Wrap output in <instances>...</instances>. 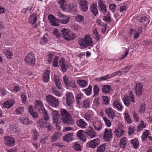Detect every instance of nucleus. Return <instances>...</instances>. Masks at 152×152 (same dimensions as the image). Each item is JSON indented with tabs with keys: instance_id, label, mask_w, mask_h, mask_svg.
<instances>
[{
	"instance_id": "338daca9",
	"label": "nucleus",
	"mask_w": 152,
	"mask_h": 152,
	"mask_svg": "<svg viewBox=\"0 0 152 152\" xmlns=\"http://www.w3.org/2000/svg\"><path fill=\"white\" fill-rule=\"evenodd\" d=\"M93 91L94 96H96L99 94V89L97 85H95L94 86Z\"/></svg>"
},
{
	"instance_id": "a878e982",
	"label": "nucleus",
	"mask_w": 152,
	"mask_h": 152,
	"mask_svg": "<svg viewBox=\"0 0 152 152\" xmlns=\"http://www.w3.org/2000/svg\"><path fill=\"white\" fill-rule=\"evenodd\" d=\"M50 71L46 70L42 76L43 80L44 82L46 83L48 82L49 79Z\"/></svg>"
},
{
	"instance_id": "a19ab883",
	"label": "nucleus",
	"mask_w": 152,
	"mask_h": 152,
	"mask_svg": "<svg viewBox=\"0 0 152 152\" xmlns=\"http://www.w3.org/2000/svg\"><path fill=\"white\" fill-rule=\"evenodd\" d=\"M72 136L73 135L72 134H68L64 137V140L67 142H68L69 141H71L73 140Z\"/></svg>"
},
{
	"instance_id": "6e6552de",
	"label": "nucleus",
	"mask_w": 152,
	"mask_h": 152,
	"mask_svg": "<svg viewBox=\"0 0 152 152\" xmlns=\"http://www.w3.org/2000/svg\"><path fill=\"white\" fill-rule=\"evenodd\" d=\"M103 138L106 141H110L112 138V133L111 130L105 129L103 135Z\"/></svg>"
},
{
	"instance_id": "20e7f679",
	"label": "nucleus",
	"mask_w": 152,
	"mask_h": 152,
	"mask_svg": "<svg viewBox=\"0 0 152 152\" xmlns=\"http://www.w3.org/2000/svg\"><path fill=\"white\" fill-rule=\"evenodd\" d=\"M61 31L63 37L66 40L69 41L74 39L76 37L75 34L68 29L64 28Z\"/></svg>"
},
{
	"instance_id": "8fccbe9b",
	"label": "nucleus",
	"mask_w": 152,
	"mask_h": 152,
	"mask_svg": "<svg viewBox=\"0 0 152 152\" xmlns=\"http://www.w3.org/2000/svg\"><path fill=\"white\" fill-rule=\"evenodd\" d=\"M136 129L132 125L129 126L128 128V133L129 135L132 134L135 131Z\"/></svg>"
},
{
	"instance_id": "c756f323",
	"label": "nucleus",
	"mask_w": 152,
	"mask_h": 152,
	"mask_svg": "<svg viewBox=\"0 0 152 152\" xmlns=\"http://www.w3.org/2000/svg\"><path fill=\"white\" fill-rule=\"evenodd\" d=\"M122 99L124 104L126 106H128L130 105V100L128 95L125 94L124 95Z\"/></svg>"
},
{
	"instance_id": "4468645a",
	"label": "nucleus",
	"mask_w": 152,
	"mask_h": 152,
	"mask_svg": "<svg viewBox=\"0 0 152 152\" xmlns=\"http://www.w3.org/2000/svg\"><path fill=\"white\" fill-rule=\"evenodd\" d=\"M93 126L96 131L100 130L102 127V124L99 121H94L93 122Z\"/></svg>"
},
{
	"instance_id": "9b49d317",
	"label": "nucleus",
	"mask_w": 152,
	"mask_h": 152,
	"mask_svg": "<svg viewBox=\"0 0 152 152\" xmlns=\"http://www.w3.org/2000/svg\"><path fill=\"white\" fill-rule=\"evenodd\" d=\"M66 101L67 105L71 106L74 102V98L72 93L70 92H67L66 94Z\"/></svg>"
},
{
	"instance_id": "e2e57ef3",
	"label": "nucleus",
	"mask_w": 152,
	"mask_h": 152,
	"mask_svg": "<svg viewBox=\"0 0 152 152\" xmlns=\"http://www.w3.org/2000/svg\"><path fill=\"white\" fill-rule=\"evenodd\" d=\"M48 140V136L47 134H44L42 136L40 142L41 143L44 144Z\"/></svg>"
},
{
	"instance_id": "6e6d98bb",
	"label": "nucleus",
	"mask_w": 152,
	"mask_h": 152,
	"mask_svg": "<svg viewBox=\"0 0 152 152\" xmlns=\"http://www.w3.org/2000/svg\"><path fill=\"white\" fill-rule=\"evenodd\" d=\"M82 147L80 144L77 142H75L73 146V148L77 151H80L81 150Z\"/></svg>"
},
{
	"instance_id": "e433bc0d",
	"label": "nucleus",
	"mask_w": 152,
	"mask_h": 152,
	"mask_svg": "<svg viewBox=\"0 0 152 152\" xmlns=\"http://www.w3.org/2000/svg\"><path fill=\"white\" fill-rule=\"evenodd\" d=\"M126 140V138L125 137H123L121 139L119 142L121 148H125L127 143Z\"/></svg>"
},
{
	"instance_id": "bf43d9fd",
	"label": "nucleus",
	"mask_w": 152,
	"mask_h": 152,
	"mask_svg": "<svg viewBox=\"0 0 152 152\" xmlns=\"http://www.w3.org/2000/svg\"><path fill=\"white\" fill-rule=\"evenodd\" d=\"M58 57L55 56L53 58V65L54 67H56L58 66Z\"/></svg>"
},
{
	"instance_id": "f8f14e48",
	"label": "nucleus",
	"mask_w": 152,
	"mask_h": 152,
	"mask_svg": "<svg viewBox=\"0 0 152 152\" xmlns=\"http://www.w3.org/2000/svg\"><path fill=\"white\" fill-rule=\"evenodd\" d=\"M48 18L49 20L50 24L53 26H57L58 25L57 20L54 16L51 15H49L48 17Z\"/></svg>"
},
{
	"instance_id": "412c9836",
	"label": "nucleus",
	"mask_w": 152,
	"mask_h": 152,
	"mask_svg": "<svg viewBox=\"0 0 152 152\" xmlns=\"http://www.w3.org/2000/svg\"><path fill=\"white\" fill-rule=\"evenodd\" d=\"M130 69V67L128 66L122 69L121 71H119L115 73V76L117 75H121L122 74H124L128 72Z\"/></svg>"
},
{
	"instance_id": "39448f33",
	"label": "nucleus",
	"mask_w": 152,
	"mask_h": 152,
	"mask_svg": "<svg viewBox=\"0 0 152 152\" xmlns=\"http://www.w3.org/2000/svg\"><path fill=\"white\" fill-rule=\"evenodd\" d=\"M43 118L45 119L42 118L39 120L37 123L38 126L41 127H46L47 128L48 130H50L51 128V126L48 122L46 121L48 120L49 118L46 120V118L44 116Z\"/></svg>"
},
{
	"instance_id": "7c9ffc66",
	"label": "nucleus",
	"mask_w": 152,
	"mask_h": 152,
	"mask_svg": "<svg viewBox=\"0 0 152 152\" xmlns=\"http://www.w3.org/2000/svg\"><path fill=\"white\" fill-rule=\"evenodd\" d=\"M124 132V131L121 129H117L115 130V135L116 137H120L123 135Z\"/></svg>"
},
{
	"instance_id": "423d86ee",
	"label": "nucleus",
	"mask_w": 152,
	"mask_h": 152,
	"mask_svg": "<svg viewBox=\"0 0 152 152\" xmlns=\"http://www.w3.org/2000/svg\"><path fill=\"white\" fill-rule=\"evenodd\" d=\"M35 60L34 55L31 53H28L24 59L26 63L32 65L35 64Z\"/></svg>"
},
{
	"instance_id": "864d4df0",
	"label": "nucleus",
	"mask_w": 152,
	"mask_h": 152,
	"mask_svg": "<svg viewBox=\"0 0 152 152\" xmlns=\"http://www.w3.org/2000/svg\"><path fill=\"white\" fill-rule=\"evenodd\" d=\"M55 97L50 95H49L46 97V100L47 102L50 105L52 104V101Z\"/></svg>"
},
{
	"instance_id": "1a4fd4ad",
	"label": "nucleus",
	"mask_w": 152,
	"mask_h": 152,
	"mask_svg": "<svg viewBox=\"0 0 152 152\" xmlns=\"http://www.w3.org/2000/svg\"><path fill=\"white\" fill-rule=\"evenodd\" d=\"M15 139L11 137L6 136L4 138V143L5 144L10 146H13L15 145Z\"/></svg>"
},
{
	"instance_id": "4c0bfd02",
	"label": "nucleus",
	"mask_w": 152,
	"mask_h": 152,
	"mask_svg": "<svg viewBox=\"0 0 152 152\" xmlns=\"http://www.w3.org/2000/svg\"><path fill=\"white\" fill-rule=\"evenodd\" d=\"M124 119L128 123L130 124L132 122V120L128 112L126 111H125L124 113Z\"/></svg>"
},
{
	"instance_id": "a18cd8bd",
	"label": "nucleus",
	"mask_w": 152,
	"mask_h": 152,
	"mask_svg": "<svg viewBox=\"0 0 152 152\" xmlns=\"http://www.w3.org/2000/svg\"><path fill=\"white\" fill-rule=\"evenodd\" d=\"M115 108H116L119 111H121L122 109V107L121 103L118 100L115 101Z\"/></svg>"
},
{
	"instance_id": "774afa93",
	"label": "nucleus",
	"mask_w": 152,
	"mask_h": 152,
	"mask_svg": "<svg viewBox=\"0 0 152 152\" xmlns=\"http://www.w3.org/2000/svg\"><path fill=\"white\" fill-rule=\"evenodd\" d=\"M90 102L89 100L87 99L83 102V107L85 108L89 107Z\"/></svg>"
},
{
	"instance_id": "ea45409f",
	"label": "nucleus",
	"mask_w": 152,
	"mask_h": 152,
	"mask_svg": "<svg viewBox=\"0 0 152 152\" xmlns=\"http://www.w3.org/2000/svg\"><path fill=\"white\" fill-rule=\"evenodd\" d=\"M111 87L109 85H104L102 87V90L103 93L106 94L109 92Z\"/></svg>"
},
{
	"instance_id": "9d476101",
	"label": "nucleus",
	"mask_w": 152,
	"mask_h": 152,
	"mask_svg": "<svg viewBox=\"0 0 152 152\" xmlns=\"http://www.w3.org/2000/svg\"><path fill=\"white\" fill-rule=\"evenodd\" d=\"M85 133L91 138H94L96 136V133L94 131L93 128L90 126L85 132Z\"/></svg>"
},
{
	"instance_id": "f704fd0d",
	"label": "nucleus",
	"mask_w": 152,
	"mask_h": 152,
	"mask_svg": "<svg viewBox=\"0 0 152 152\" xmlns=\"http://www.w3.org/2000/svg\"><path fill=\"white\" fill-rule=\"evenodd\" d=\"M92 87L89 86L86 89H82V91L88 96H89L91 94Z\"/></svg>"
},
{
	"instance_id": "ddd939ff",
	"label": "nucleus",
	"mask_w": 152,
	"mask_h": 152,
	"mask_svg": "<svg viewBox=\"0 0 152 152\" xmlns=\"http://www.w3.org/2000/svg\"><path fill=\"white\" fill-rule=\"evenodd\" d=\"M99 141L98 138H96L89 142L87 144L89 147L91 148H94L98 145Z\"/></svg>"
},
{
	"instance_id": "2f4dec72",
	"label": "nucleus",
	"mask_w": 152,
	"mask_h": 152,
	"mask_svg": "<svg viewBox=\"0 0 152 152\" xmlns=\"http://www.w3.org/2000/svg\"><path fill=\"white\" fill-rule=\"evenodd\" d=\"M19 120L22 124L25 125L29 124L30 122L28 118L24 117L19 118Z\"/></svg>"
},
{
	"instance_id": "69168bd1",
	"label": "nucleus",
	"mask_w": 152,
	"mask_h": 152,
	"mask_svg": "<svg viewBox=\"0 0 152 152\" xmlns=\"http://www.w3.org/2000/svg\"><path fill=\"white\" fill-rule=\"evenodd\" d=\"M128 97L130 102H132L133 103H135V102L136 100L134 97V95L131 92L130 93L129 96H128Z\"/></svg>"
},
{
	"instance_id": "c9c22d12",
	"label": "nucleus",
	"mask_w": 152,
	"mask_h": 152,
	"mask_svg": "<svg viewBox=\"0 0 152 152\" xmlns=\"http://www.w3.org/2000/svg\"><path fill=\"white\" fill-rule=\"evenodd\" d=\"M130 34L134 39H136L137 38L139 37V33L137 31L133 29L130 30Z\"/></svg>"
},
{
	"instance_id": "f03ea898",
	"label": "nucleus",
	"mask_w": 152,
	"mask_h": 152,
	"mask_svg": "<svg viewBox=\"0 0 152 152\" xmlns=\"http://www.w3.org/2000/svg\"><path fill=\"white\" fill-rule=\"evenodd\" d=\"M78 42L81 46L85 48L93 46L92 39L89 35H86L83 38H80Z\"/></svg>"
},
{
	"instance_id": "3c124183",
	"label": "nucleus",
	"mask_w": 152,
	"mask_h": 152,
	"mask_svg": "<svg viewBox=\"0 0 152 152\" xmlns=\"http://www.w3.org/2000/svg\"><path fill=\"white\" fill-rule=\"evenodd\" d=\"M3 52L8 58L10 57L13 55L12 53L9 50L4 49L3 50Z\"/></svg>"
},
{
	"instance_id": "5701e85b",
	"label": "nucleus",
	"mask_w": 152,
	"mask_h": 152,
	"mask_svg": "<svg viewBox=\"0 0 152 152\" xmlns=\"http://www.w3.org/2000/svg\"><path fill=\"white\" fill-rule=\"evenodd\" d=\"M98 4L100 8V11L104 14H105L107 12V10L104 3L102 1L99 0Z\"/></svg>"
},
{
	"instance_id": "79ce46f5",
	"label": "nucleus",
	"mask_w": 152,
	"mask_h": 152,
	"mask_svg": "<svg viewBox=\"0 0 152 152\" xmlns=\"http://www.w3.org/2000/svg\"><path fill=\"white\" fill-rule=\"evenodd\" d=\"M150 17L149 16L147 15L145 17H142L140 20V22H145L146 23H148L150 22Z\"/></svg>"
},
{
	"instance_id": "13d9d810",
	"label": "nucleus",
	"mask_w": 152,
	"mask_h": 152,
	"mask_svg": "<svg viewBox=\"0 0 152 152\" xmlns=\"http://www.w3.org/2000/svg\"><path fill=\"white\" fill-rule=\"evenodd\" d=\"M145 104L144 103H142L140 107L139 112L141 113H144L145 110Z\"/></svg>"
},
{
	"instance_id": "49530a36",
	"label": "nucleus",
	"mask_w": 152,
	"mask_h": 152,
	"mask_svg": "<svg viewBox=\"0 0 152 152\" xmlns=\"http://www.w3.org/2000/svg\"><path fill=\"white\" fill-rule=\"evenodd\" d=\"M58 3L60 4V7L63 10L67 4L66 1L65 0H61L58 1Z\"/></svg>"
},
{
	"instance_id": "7ed1b4c3",
	"label": "nucleus",
	"mask_w": 152,
	"mask_h": 152,
	"mask_svg": "<svg viewBox=\"0 0 152 152\" xmlns=\"http://www.w3.org/2000/svg\"><path fill=\"white\" fill-rule=\"evenodd\" d=\"M35 107L37 110L42 113V115L46 120L49 118V116L47 111L44 108L43 103L40 101L36 100L35 103Z\"/></svg>"
},
{
	"instance_id": "473e14b6",
	"label": "nucleus",
	"mask_w": 152,
	"mask_h": 152,
	"mask_svg": "<svg viewBox=\"0 0 152 152\" xmlns=\"http://www.w3.org/2000/svg\"><path fill=\"white\" fill-rule=\"evenodd\" d=\"M77 83L81 87H85L88 85L87 82L84 80H79L77 81Z\"/></svg>"
},
{
	"instance_id": "f257e3e1",
	"label": "nucleus",
	"mask_w": 152,
	"mask_h": 152,
	"mask_svg": "<svg viewBox=\"0 0 152 152\" xmlns=\"http://www.w3.org/2000/svg\"><path fill=\"white\" fill-rule=\"evenodd\" d=\"M60 112L63 123L69 125H72L74 123V120L72 119L71 115L66 110L61 109Z\"/></svg>"
},
{
	"instance_id": "58836bf2",
	"label": "nucleus",
	"mask_w": 152,
	"mask_h": 152,
	"mask_svg": "<svg viewBox=\"0 0 152 152\" xmlns=\"http://www.w3.org/2000/svg\"><path fill=\"white\" fill-rule=\"evenodd\" d=\"M146 127V124L143 121H141L139 124L137 125V127L138 132L140 131L143 128Z\"/></svg>"
},
{
	"instance_id": "680f3d73",
	"label": "nucleus",
	"mask_w": 152,
	"mask_h": 152,
	"mask_svg": "<svg viewBox=\"0 0 152 152\" xmlns=\"http://www.w3.org/2000/svg\"><path fill=\"white\" fill-rule=\"evenodd\" d=\"M52 104H51V106L54 107H57L58 104L59 102L58 100L56 98H55L52 101Z\"/></svg>"
},
{
	"instance_id": "09e8293b",
	"label": "nucleus",
	"mask_w": 152,
	"mask_h": 152,
	"mask_svg": "<svg viewBox=\"0 0 152 152\" xmlns=\"http://www.w3.org/2000/svg\"><path fill=\"white\" fill-rule=\"evenodd\" d=\"M106 146V144H104L97 148V152H103L104 151Z\"/></svg>"
},
{
	"instance_id": "de8ad7c7",
	"label": "nucleus",
	"mask_w": 152,
	"mask_h": 152,
	"mask_svg": "<svg viewBox=\"0 0 152 152\" xmlns=\"http://www.w3.org/2000/svg\"><path fill=\"white\" fill-rule=\"evenodd\" d=\"M24 111V107H20L16 108L15 110V113L16 115L22 114Z\"/></svg>"
},
{
	"instance_id": "a211bd4d",
	"label": "nucleus",
	"mask_w": 152,
	"mask_h": 152,
	"mask_svg": "<svg viewBox=\"0 0 152 152\" xmlns=\"http://www.w3.org/2000/svg\"><path fill=\"white\" fill-rule=\"evenodd\" d=\"M59 64L61 67L62 70L63 72H65L67 70L68 66L65 62L64 58H62L59 61Z\"/></svg>"
},
{
	"instance_id": "b1692460",
	"label": "nucleus",
	"mask_w": 152,
	"mask_h": 152,
	"mask_svg": "<svg viewBox=\"0 0 152 152\" xmlns=\"http://www.w3.org/2000/svg\"><path fill=\"white\" fill-rule=\"evenodd\" d=\"M105 112L109 118L113 119L114 116V111L113 110L110 108H106L105 110Z\"/></svg>"
},
{
	"instance_id": "052dcab7",
	"label": "nucleus",
	"mask_w": 152,
	"mask_h": 152,
	"mask_svg": "<svg viewBox=\"0 0 152 152\" xmlns=\"http://www.w3.org/2000/svg\"><path fill=\"white\" fill-rule=\"evenodd\" d=\"M103 20L106 22H109L111 21L110 17L109 16V14L108 13L107 14L103 16Z\"/></svg>"
},
{
	"instance_id": "c03bdc74",
	"label": "nucleus",
	"mask_w": 152,
	"mask_h": 152,
	"mask_svg": "<svg viewBox=\"0 0 152 152\" xmlns=\"http://www.w3.org/2000/svg\"><path fill=\"white\" fill-rule=\"evenodd\" d=\"M111 75H107L102 77H100L97 79V80L98 81H104L106 80L109 79L112 77Z\"/></svg>"
},
{
	"instance_id": "c85d7f7f",
	"label": "nucleus",
	"mask_w": 152,
	"mask_h": 152,
	"mask_svg": "<svg viewBox=\"0 0 152 152\" xmlns=\"http://www.w3.org/2000/svg\"><path fill=\"white\" fill-rule=\"evenodd\" d=\"M91 12L94 16H96L98 13V10L97 8V4L96 3H94L90 7Z\"/></svg>"
},
{
	"instance_id": "f3484780",
	"label": "nucleus",
	"mask_w": 152,
	"mask_h": 152,
	"mask_svg": "<svg viewBox=\"0 0 152 152\" xmlns=\"http://www.w3.org/2000/svg\"><path fill=\"white\" fill-rule=\"evenodd\" d=\"M52 115L53 117V122L55 123H58L60 117L59 113L56 110H54L52 112Z\"/></svg>"
},
{
	"instance_id": "4d7b16f0",
	"label": "nucleus",
	"mask_w": 152,
	"mask_h": 152,
	"mask_svg": "<svg viewBox=\"0 0 152 152\" xmlns=\"http://www.w3.org/2000/svg\"><path fill=\"white\" fill-rule=\"evenodd\" d=\"M68 84V86H69L72 88H77L75 81L74 80L70 81Z\"/></svg>"
},
{
	"instance_id": "bb28decb",
	"label": "nucleus",
	"mask_w": 152,
	"mask_h": 152,
	"mask_svg": "<svg viewBox=\"0 0 152 152\" xmlns=\"http://www.w3.org/2000/svg\"><path fill=\"white\" fill-rule=\"evenodd\" d=\"M77 125L82 128H85L87 124L85 122L83 119H81L77 121Z\"/></svg>"
},
{
	"instance_id": "37998d69",
	"label": "nucleus",
	"mask_w": 152,
	"mask_h": 152,
	"mask_svg": "<svg viewBox=\"0 0 152 152\" xmlns=\"http://www.w3.org/2000/svg\"><path fill=\"white\" fill-rule=\"evenodd\" d=\"M61 136V134L60 132H57L55 133L52 137L51 139L52 141L55 142Z\"/></svg>"
},
{
	"instance_id": "dca6fc26",
	"label": "nucleus",
	"mask_w": 152,
	"mask_h": 152,
	"mask_svg": "<svg viewBox=\"0 0 152 152\" xmlns=\"http://www.w3.org/2000/svg\"><path fill=\"white\" fill-rule=\"evenodd\" d=\"M15 101L13 99H10L6 101L3 103L4 107L9 109L11 108L15 103Z\"/></svg>"
},
{
	"instance_id": "0eeeda50",
	"label": "nucleus",
	"mask_w": 152,
	"mask_h": 152,
	"mask_svg": "<svg viewBox=\"0 0 152 152\" xmlns=\"http://www.w3.org/2000/svg\"><path fill=\"white\" fill-rule=\"evenodd\" d=\"M143 85L140 83H136L135 87V92L137 96H140L142 94Z\"/></svg>"
},
{
	"instance_id": "603ef678",
	"label": "nucleus",
	"mask_w": 152,
	"mask_h": 152,
	"mask_svg": "<svg viewBox=\"0 0 152 152\" xmlns=\"http://www.w3.org/2000/svg\"><path fill=\"white\" fill-rule=\"evenodd\" d=\"M149 134L148 131L147 130H145L143 132L142 136V140L144 141L148 137Z\"/></svg>"
},
{
	"instance_id": "aec40b11",
	"label": "nucleus",
	"mask_w": 152,
	"mask_h": 152,
	"mask_svg": "<svg viewBox=\"0 0 152 152\" xmlns=\"http://www.w3.org/2000/svg\"><path fill=\"white\" fill-rule=\"evenodd\" d=\"M81 9L84 11H86L88 9V3L86 0L81 1H80Z\"/></svg>"
},
{
	"instance_id": "5fc2aeb1",
	"label": "nucleus",
	"mask_w": 152,
	"mask_h": 152,
	"mask_svg": "<svg viewBox=\"0 0 152 152\" xmlns=\"http://www.w3.org/2000/svg\"><path fill=\"white\" fill-rule=\"evenodd\" d=\"M75 19L76 22L80 23L83 21L84 18L82 15H77L75 17Z\"/></svg>"
},
{
	"instance_id": "393cba45",
	"label": "nucleus",
	"mask_w": 152,
	"mask_h": 152,
	"mask_svg": "<svg viewBox=\"0 0 152 152\" xmlns=\"http://www.w3.org/2000/svg\"><path fill=\"white\" fill-rule=\"evenodd\" d=\"M92 36L96 41H98L100 39V37L97 32V29L94 28L92 30Z\"/></svg>"
},
{
	"instance_id": "0e129e2a",
	"label": "nucleus",
	"mask_w": 152,
	"mask_h": 152,
	"mask_svg": "<svg viewBox=\"0 0 152 152\" xmlns=\"http://www.w3.org/2000/svg\"><path fill=\"white\" fill-rule=\"evenodd\" d=\"M103 119L106 126L108 127H110V126L111 125V124L110 121L105 117H103Z\"/></svg>"
},
{
	"instance_id": "2eb2a0df",
	"label": "nucleus",
	"mask_w": 152,
	"mask_h": 152,
	"mask_svg": "<svg viewBox=\"0 0 152 152\" xmlns=\"http://www.w3.org/2000/svg\"><path fill=\"white\" fill-rule=\"evenodd\" d=\"M85 118L88 121H91L94 118V114L91 110L89 111L84 115Z\"/></svg>"
},
{
	"instance_id": "6ab92c4d",
	"label": "nucleus",
	"mask_w": 152,
	"mask_h": 152,
	"mask_svg": "<svg viewBox=\"0 0 152 152\" xmlns=\"http://www.w3.org/2000/svg\"><path fill=\"white\" fill-rule=\"evenodd\" d=\"M37 19V15L35 13H33L30 16L28 21L30 23L33 25L36 22Z\"/></svg>"
},
{
	"instance_id": "cd10ccee",
	"label": "nucleus",
	"mask_w": 152,
	"mask_h": 152,
	"mask_svg": "<svg viewBox=\"0 0 152 152\" xmlns=\"http://www.w3.org/2000/svg\"><path fill=\"white\" fill-rule=\"evenodd\" d=\"M70 18L68 16H66L58 20V22L59 23L63 24H66L68 23L70 20Z\"/></svg>"
},
{
	"instance_id": "4be33fe9",
	"label": "nucleus",
	"mask_w": 152,
	"mask_h": 152,
	"mask_svg": "<svg viewBox=\"0 0 152 152\" xmlns=\"http://www.w3.org/2000/svg\"><path fill=\"white\" fill-rule=\"evenodd\" d=\"M85 133V132H84L82 130H80L77 132V136L80 140L83 141H86Z\"/></svg>"
},
{
	"instance_id": "72a5a7b5",
	"label": "nucleus",
	"mask_w": 152,
	"mask_h": 152,
	"mask_svg": "<svg viewBox=\"0 0 152 152\" xmlns=\"http://www.w3.org/2000/svg\"><path fill=\"white\" fill-rule=\"evenodd\" d=\"M131 142L134 149H138L139 143L138 140L137 139H132L131 140Z\"/></svg>"
}]
</instances>
